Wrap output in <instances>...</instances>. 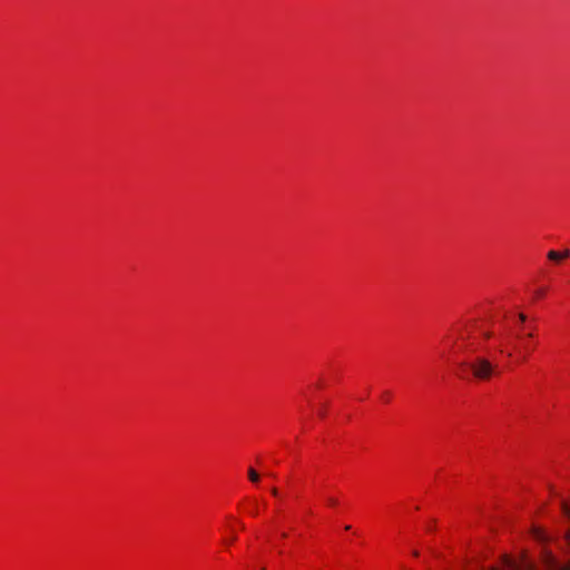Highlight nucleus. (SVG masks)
I'll return each mask as SVG.
<instances>
[{
  "label": "nucleus",
  "mask_w": 570,
  "mask_h": 570,
  "mask_svg": "<svg viewBox=\"0 0 570 570\" xmlns=\"http://www.w3.org/2000/svg\"><path fill=\"white\" fill-rule=\"evenodd\" d=\"M460 366L470 370L472 376L479 381H488L497 373V365L484 356H478L471 362H462Z\"/></svg>",
  "instance_id": "obj_1"
},
{
  "label": "nucleus",
  "mask_w": 570,
  "mask_h": 570,
  "mask_svg": "<svg viewBox=\"0 0 570 570\" xmlns=\"http://www.w3.org/2000/svg\"><path fill=\"white\" fill-rule=\"evenodd\" d=\"M570 256V250L569 249H566L563 253H559V252H556V250H550L548 253V258L551 259V261H560L562 258H567Z\"/></svg>",
  "instance_id": "obj_2"
},
{
  "label": "nucleus",
  "mask_w": 570,
  "mask_h": 570,
  "mask_svg": "<svg viewBox=\"0 0 570 570\" xmlns=\"http://www.w3.org/2000/svg\"><path fill=\"white\" fill-rule=\"evenodd\" d=\"M248 479L253 482V483H257L259 481V474L254 470V469H249L248 470Z\"/></svg>",
  "instance_id": "obj_3"
},
{
  "label": "nucleus",
  "mask_w": 570,
  "mask_h": 570,
  "mask_svg": "<svg viewBox=\"0 0 570 570\" xmlns=\"http://www.w3.org/2000/svg\"><path fill=\"white\" fill-rule=\"evenodd\" d=\"M561 508L563 514L570 519V507L566 502H562Z\"/></svg>",
  "instance_id": "obj_4"
},
{
  "label": "nucleus",
  "mask_w": 570,
  "mask_h": 570,
  "mask_svg": "<svg viewBox=\"0 0 570 570\" xmlns=\"http://www.w3.org/2000/svg\"><path fill=\"white\" fill-rule=\"evenodd\" d=\"M326 502L330 507H336L338 504V500L334 497H328Z\"/></svg>",
  "instance_id": "obj_5"
},
{
  "label": "nucleus",
  "mask_w": 570,
  "mask_h": 570,
  "mask_svg": "<svg viewBox=\"0 0 570 570\" xmlns=\"http://www.w3.org/2000/svg\"><path fill=\"white\" fill-rule=\"evenodd\" d=\"M563 539L570 546V528L566 530Z\"/></svg>",
  "instance_id": "obj_6"
},
{
  "label": "nucleus",
  "mask_w": 570,
  "mask_h": 570,
  "mask_svg": "<svg viewBox=\"0 0 570 570\" xmlns=\"http://www.w3.org/2000/svg\"><path fill=\"white\" fill-rule=\"evenodd\" d=\"M518 317H519V320H520L522 323H524V322L527 321V316H525V314H523V313H520V314L518 315Z\"/></svg>",
  "instance_id": "obj_7"
},
{
  "label": "nucleus",
  "mask_w": 570,
  "mask_h": 570,
  "mask_svg": "<svg viewBox=\"0 0 570 570\" xmlns=\"http://www.w3.org/2000/svg\"><path fill=\"white\" fill-rule=\"evenodd\" d=\"M543 294H544V291H543V289H538V291L535 292V295H537L538 297L543 296Z\"/></svg>",
  "instance_id": "obj_8"
},
{
  "label": "nucleus",
  "mask_w": 570,
  "mask_h": 570,
  "mask_svg": "<svg viewBox=\"0 0 570 570\" xmlns=\"http://www.w3.org/2000/svg\"><path fill=\"white\" fill-rule=\"evenodd\" d=\"M272 494H273L274 497H277V495H278V491H277V489H276V488H272Z\"/></svg>",
  "instance_id": "obj_9"
},
{
  "label": "nucleus",
  "mask_w": 570,
  "mask_h": 570,
  "mask_svg": "<svg viewBox=\"0 0 570 570\" xmlns=\"http://www.w3.org/2000/svg\"><path fill=\"white\" fill-rule=\"evenodd\" d=\"M483 335H484L485 338H490L492 334L490 332H484Z\"/></svg>",
  "instance_id": "obj_10"
},
{
  "label": "nucleus",
  "mask_w": 570,
  "mask_h": 570,
  "mask_svg": "<svg viewBox=\"0 0 570 570\" xmlns=\"http://www.w3.org/2000/svg\"><path fill=\"white\" fill-rule=\"evenodd\" d=\"M389 396H390L389 392H384V393H383V397H384V399H386V400H387V399H389Z\"/></svg>",
  "instance_id": "obj_11"
},
{
  "label": "nucleus",
  "mask_w": 570,
  "mask_h": 570,
  "mask_svg": "<svg viewBox=\"0 0 570 570\" xmlns=\"http://www.w3.org/2000/svg\"><path fill=\"white\" fill-rule=\"evenodd\" d=\"M230 542L235 541L236 540V537L234 534H230Z\"/></svg>",
  "instance_id": "obj_12"
},
{
  "label": "nucleus",
  "mask_w": 570,
  "mask_h": 570,
  "mask_svg": "<svg viewBox=\"0 0 570 570\" xmlns=\"http://www.w3.org/2000/svg\"><path fill=\"white\" fill-rule=\"evenodd\" d=\"M230 542L235 541L236 540V537L234 534H230Z\"/></svg>",
  "instance_id": "obj_13"
},
{
  "label": "nucleus",
  "mask_w": 570,
  "mask_h": 570,
  "mask_svg": "<svg viewBox=\"0 0 570 570\" xmlns=\"http://www.w3.org/2000/svg\"><path fill=\"white\" fill-rule=\"evenodd\" d=\"M527 337H529V338L533 337V333H528Z\"/></svg>",
  "instance_id": "obj_14"
}]
</instances>
